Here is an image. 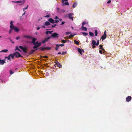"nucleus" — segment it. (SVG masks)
Returning a JSON list of instances; mask_svg holds the SVG:
<instances>
[{
  "mask_svg": "<svg viewBox=\"0 0 132 132\" xmlns=\"http://www.w3.org/2000/svg\"><path fill=\"white\" fill-rule=\"evenodd\" d=\"M25 2V0H23L22 1H12V2L15 3H21V4H19L20 5H21L22 4L24 3Z\"/></svg>",
  "mask_w": 132,
  "mask_h": 132,
  "instance_id": "6",
  "label": "nucleus"
},
{
  "mask_svg": "<svg viewBox=\"0 0 132 132\" xmlns=\"http://www.w3.org/2000/svg\"><path fill=\"white\" fill-rule=\"evenodd\" d=\"M77 4L76 3H74L73 4V5L72 7L73 8H74L77 5Z\"/></svg>",
  "mask_w": 132,
  "mask_h": 132,
  "instance_id": "26",
  "label": "nucleus"
},
{
  "mask_svg": "<svg viewBox=\"0 0 132 132\" xmlns=\"http://www.w3.org/2000/svg\"><path fill=\"white\" fill-rule=\"evenodd\" d=\"M131 99V97L130 96H128L126 98V100L127 102H129Z\"/></svg>",
  "mask_w": 132,
  "mask_h": 132,
  "instance_id": "13",
  "label": "nucleus"
},
{
  "mask_svg": "<svg viewBox=\"0 0 132 132\" xmlns=\"http://www.w3.org/2000/svg\"><path fill=\"white\" fill-rule=\"evenodd\" d=\"M14 55L16 58H18L19 57H23L22 56L20 53L18 52H15L14 53Z\"/></svg>",
  "mask_w": 132,
  "mask_h": 132,
  "instance_id": "3",
  "label": "nucleus"
},
{
  "mask_svg": "<svg viewBox=\"0 0 132 132\" xmlns=\"http://www.w3.org/2000/svg\"><path fill=\"white\" fill-rule=\"evenodd\" d=\"M89 34L91 36H93L94 35V34L91 32H89Z\"/></svg>",
  "mask_w": 132,
  "mask_h": 132,
  "instance_id": "31",
  "label": "nucleus"
},
{
  "mask_svg": "<svg viewBox=\"0 0 132 132\" xmlns=\"http://www.w3.org/2000/svg\"><path fill=\"white\" fill-rule=\"evenodd\" d=\"M68 0H62V3H64V1H67Z\"/></svg>",
  "mask_w": 132,
  "mask_h": 132,
  "instance_id": "45",
  "label": "nucleus"
},
{
  "mask_svg": "<svg viewBox=\"0 0 132 132\" xmlns=\"http://www.w3.org/2000/svg\"><path fill=\"white\" fill-rule=\"evenodd\" d=\"M102 50L103 51V52L104 53L105 52L104 49L103 48H102Z\"/></svg>",
  "mask_w": 132,
  "mask_h": 132,
  "instance_id": "59",
  "label": "nucleus"
},
{
  "mask_svg": "<svg viewBox=\"0 0 132 132\" xmlns=\"http://www.w3.org/2000/svg\"><path fill=\"white\" fill-rule=\"evenodd\" d=\"M99 52L101 54H102V52L101 50H100L99 51Z\"/></svg>",
  "mask_w": 132,
  "mask_h": 132,
  "instance_id": "54",
  "label": "nucleus"
},
{
  "mask_svg": "<svg viewBox=\"0 0 132 132\" xmlns=\"http://www.w3.org/2000/svg\"><path fill=\"white\" fill-rule=\"evenodd\" d=\"M74 42L77 45H79V43L78 41H77L76 40H74Z\"/></svg>",
  "mask_w": 132,
  "mask_h": 132,
  "instance_id": "29",
  "label": "nucleus"
},
{
  "mask_svg": "<svg viewBox=\"0 0 132 132\" xmlns=\"http://www.w3.org/2000/svg\"><path fill=\"white\" fill-rule=\"evenodd\" d=\"M50 24V23L48 21H46L45 23V25L46 26H48Z\"/></svg>",
  "mask_w": 132,
  "mask_h": 132,
  "instance_id": "27",
  "label": "nucleus"
},
{
  "mask_svg": "<svg viewBox=\"0 0 132 132\" xmlns=\"http://www.w3.org/2000/svg\"><path fill=\"white\" fill-rule=\"evenodd\" d=\"M19 47L23 51V52L25 53H27V47H24L21 46H19Z\"/></svg>",
  "mask_w": 132,
  "mask_h": 132,
  "instance_id": "4",
  "label": "nucleus"
},
{
  "mask_svg": "<svg viewBox=\"0 0 132 132\" xmlns=\"http://www.w3.org/2000/svg\"><path fill=\"white\" fill-rule=\"evenodd\" d=\"M70 33V32H65V34L66 35H68Z\"/></svg>",
  "mask_w": 132,
  "mask_h": 132,
  "instance_id": "42",
  "label": "nucleus"
},
{
  "mask_svg": "<svg viewBox=\"0 0 132 132\" xmlns=\"http://www.w3.org/2000/svg\"><path fill=\"white\" fill-rule=\"evenodd\" d=\"M56 47L55 48V49L57 51L58 50V48L59 47V46H58V44H56Z\"/></svg>",
  "mask_w": 132,
  "mask_h": 132,
  "instance_id": "32",
  "label": "nucleus"
},
{
  "mask_svg": "<svg viewBox=\"0 0 132 132\" xmlns=\"http://www.w3.org/2000/svg\"><path fill=\"white\" fill-rule=\"evenodd\" d=\"M51 38V37H49L45 38L44 39L41 41V43L43 44L47 42Z\"/></svg>",
  "mask_w": 132,
  "mask_h": 132,
  "instance_id": "8",
  "label": "nucleus"
},
{
  "mask_svg": "<svg viewBox=\"0 0 132 132\" xmlns=\"http://www.w3.org/2000/svg\"><path fill=\"white\" fill-rule=\"evenodd\" d=\"M73 15V14L72 13H71L68 14V17L70 19H71L72 20H73V18L72 16Z\"/></svg>",
  "mask_w": 132,
  "mask_h": 132,
  "instance_id": "9",
  "label": "nucleus"
},
{
  "mask_svg": "<svg viewBox=\"0 0 132 132\" xmlns=\"http://www.w3.org/2000/svg\"><path fill=\"white\" fill-rule=\"evenodd\" d=\"M13 22L12 21H10V28H11V27L14 28V26L13 25Z\"/></svg>",
  "mask_w": 132,
  "mask_h": 132,
  "instance_id": "18",
  "label": "nucleus"
},
{
  "mask_svg": "<svg viewBox=\"0 0 132 132\" xmlns=\"http://www.w3.org/2000/svg\"><path fill=\"white\" fill-rule=\"evenodd\" d=\"M59 22V20H55V22H55L56 23H57L58 22Z\"/></svg>",
  "mask_w": 132,
  "mask_h": 132,
  "instance_id": "51",
  "label": "nucleus"
},
{
  "mask_svg": "<svg viewBox=\"0 0 132 132\" xmlns=\"http://www.w3.org/2000/svg\"><path fill=\"white\" fill-rule=\"evenodd\" d=\"M48 31H46V35H47L49 33V32H48Z\"/></svg>",
  "mask_w": 132,
  "mask_h": 132,
  "instance_id": "56",
  "label": "nucleus"
},
{
  "mask_svg": "<svg viewBox=\"0 0 132 132\" xmlns=\"http://www.w3.org/2000/svg\"><path fill=\"white\" fill-rule=\"evenodd\" d=\"M10 72L11 75H12L13 73V72L11 70H10Z\"/></svg>",
  "mask_w": 132,
  "mask_h": 132,
  "instance_id": "44",
  "label": "nucleus"
},
{
  "mask_svg": "<svg viewBox=\"0 0 132 132\" xmlns=\"http://www.w3.org/2000/svg\"><path fill=\"white\" fill-rule=\"evenodd\" d=\"M9 39H10V41H11V42H12V43H13V44L14 43V42H13L12 41V40L11 39H10V38H9Z\"/></svg>",
  "mask_w": 132,
  "mask_h": 132,
  "instance_id": "50",
  "label": "nucleus"
},
{
  "mask_svg": "<svg viewBox=\"0 0 132 132\" xmlns=\"http://www.w3.org/2000/svg\"><path fill=\"white\" fill-rule=\"evenodd\" d=\"M40 29V27H38L37 28V30H39Z\"/></svg>",
  "mask_w": 132,
  "mask_h": 132,
  "instance_id": "62",
  "label": "nucleus"
},
{
  "mask_svg": "<svg viewBox=\"0 0 132 132\" xmlns=\"http://www.w3.org/2000/svg\"><path fill=\"white\" fill-rule=\"evenodd\" d=\"M51 49V48L50 47H41L39 48L40 50L42 51H44L45 50H49Z\"/></svg>",
  "mask_w": 132,
  "mask_h": 132,
  "instance_id": "2",
  "label": "nucleus"
},
{
  "mask_svg": "<svg viewBox=\"0 0 132 132\" xmlns=\"http://www.w3.org/2000/svg\"><path fill=\"white\" fill-rule=\"evenodd\" d=\"M42 57L43 58H48V57L47 56H43Z\"/></svg>",
  "mask_w": 132,
  "mask_h": 132,
  "instance_id": "47",
  "label": "nucleus"
},
{
  "mask_svg": "<svg viewBox=\"0 0 132 132\" xmlns=\"http://www.w3.org/2000/svg\"><path fill=\"white\" fill-rule=\"evenodd\" d=\"M34 51L35 52V51L37 50H38L39 49V48H35V49H34Z\"/></svg>",
  "mask_w": 132,
  "mask_h": 132,
  "instance_id": "43",
  "label": "nucleus"
},
{
  "mask_svg": "<svg viewBox=\"0 0 132 132\" xmlns=\"http://www.w3.org/2000/svg\"><path fill=\"white\" fill-rule=\"evenodd\" d=\"M50 16V15H47L45 16V17L46 18H48Z\"/></svg>",
  "mask_w": 132,
  "mask_h": 132,
  "instance_id": "48",
  "label": "nucleus"
},
{
  "mask_svg": "<svg viewBox=\"0 0 132 132\" xmlns=\"http://www.w3.org/2000/svg\"><path fill=\"white\" fill-rule=\"evenodd\" d=\"M95 45H92V47L93 48H95Z\"/></svg>",
  "mask_w": 132,
  "mask_h": 132,
  "instance_id": "61",
  "label": "nucleus"
},
{
  "mask_svg": "<svg viewBox=\"0 0 132 132\" xmlns=\"http://www.w3.org/2000/svg\"><path fill=\"white\" fill-rule=\"evenodd\" d=\"M97 31L96 30H95V36H97Z\"/></svg>",
  "mask_w": 132,
  "mask_h": 132,
  "instance_id": "40",
  "label": "nucleus"
},
{
  "mask_svg": "<svg viewBox=\"0 0 132 132\" xmlns=\"http://www.w3.org/2000/svg\"><path fill=\"white\" fill-rule=\"evenodd\" d=\"M58 46H61V47L63 46L64 45V44H59L58 45Z\"/></svg>",
  "mask_w": 132,
  "mask_h": 132,
  "instance_id": "46",
  "label": "nucleus"
},
{
  "mask_svg": "<svg viewBox=\"0 0 132 132\" xmlns=\"http://www.w3.org/2000/svg\"><path fill=\"white\" fill-rule=\"evenodd\" d=\"M19 38H20L19 37H16V40H18V39Z\"/></svg>",
  "mask_w": 132,
  "mask_h": 132,
  "instance_id": "58",
  "label": "nucleus"
},
{
  "mask_svg": "<svg viewBox=\"0 0 132 132\" xmlns=\"http://www.w3.org/2000/svg\"><path fill=\"white\" fill-rule=\"evenodd\" d=\"M5 60V59L2 60L0 58V64L3 65L5 63H6Z\"/></svg>",
  "mask_w": 132,
  "mask_h": 132,
  "instance_id": "11",
  "label": "nucleus"
},
{
  "mask_svg": "<svg viewBox=\"0 0 132 132\" xmlns=\"http://www.w3.org/2000/svg\"><path fill=\"white\" fill-rule=\"evenodd\" d=\"M7 60H9L10 61H11L10 56V54L9 55V56L7 57Z\"/></svg>",
  "mask_w": 132,
  "mask_h": 132,
  "instance_id": "33",
  "label": "nucleus"
},
{
  "mask_svg": "<svg viewBox=\"0 0 132 132\" xmlns=\"http://www.w3.org/2000/svg\"><path fill=\"white\" fill-rule=\"evenodd\" d=\"M82 30H83L86 31L87 30V29L86 27H82Z\"/></svg>",
  "mask_w": 132,
  "mask_h": 132,
  "instance_id": "25",
  "label": "nucleus"
},
{
  "mask_svg": "<svg viewBox=\"0 0 132 132\" xmlns=\"http://www.w3.org/2000/svg\"><path fill=\"white\" fill-rule=\"evenodd\" d=\"M35 52L34 50H31L30 52L29 53L30 54H32Z\"/></svg>",
  "mask_w": 132,
  "mask_h": 132,
  "instance_id": "30",
  "label": "nucleus"
},
{
  "mask_svg": "<svg viewBox=\"0 0 132 132\" xmlns=\"http://www.w3.org/2000/svg\"><path fill=\"white\" fill-rule=\"evenodd\" d=\"M57 11L59 13H62L64 12L65 11V10L63 9H59V8H57Z\"/></svg>",
  "mask_w": 132,
  "mask_h": 132,
  "instance_id": "12",
  "label": "nucleus"
},
{
  "mask_svg": "<svg viewBox=\"0 0 132 132\" xmlns=\"http://www.w3.org/2000/svg\"><path fill=\"white\" fill-rule=\"evenodd\" d=\"M86 24V22L85 21H84L82 23V27H83L84 26V25Z\"/></svg>",
  "mask_w": 132,
  "mask_h": 132,
  "instance_id": "37",
  "label": "nucleus"
},
{
  "mask_svg": "<svg viewBox=\"0 0 132 132\" xmlns=\"http://www.w3.org/2000/svg\"><path fill=\"white\" fill-rule=\"evenodd\" d=\"M25 12H24V13H23V14H22V16H23V15H24V14H25Z\"/></svg>",
  "mask_w": 132,
  "mask_h": 132,
  "instance_id": "64",
  "label": "nucleus"
},
{
  "mask_svg": "<svg viewBox=\"0 0 132 132\" xmlns=\"http://www.w3.org/2000/svg\"><path fill=\"white\" fill-rule=\"evenodd\" d=\"M50 37L54 38H58L59 37V35L56 33H54L51 35V36Z\"/></svg>",
  "mask_w": 132,
  "mask_h": 132,
  "instance_id": "7",
  "label": "nucleus"
},
{
  "mask_svg": "<svg viewBox=\"0 0 132 132\" xmlns=\"http://www.w3.org/2000/svg\"><path fill=\"white\" fill-rule=\"evenodd\" d=\"M8 50L4 49L2 50V51L0 52H4V53H6L8 52Z\"/></svg>",
  "mask_w": 132,
  "mask_h": 132,
  "instance_id": "20",
  "label": "nucleus"
},
{
  "mask_svg": "<svg viewBox=\"0 0 132 132\" xmlns=\"http://www.w3.org/2000/svg\"><path fill=\"white\" fill-rule=\"evenodd\" d=\"M65 23V22L64 21H63L61 23V25H62L63 24H64Z\"/></svg>",
  "mask_w": 132,
  "mask_h": 132,
  "instance_id": "49",
  "label": "nucleus"
},
{
  "mask_svg": "<svg viewBox=\"0 0 132 132\" xmlns=\"http://www.w3.org/2000/svg\"><path fill=\"white\" fill-rule=\"evenodd\" d=\"M28 5L26 7L24 8H23V11H24V10L27 9L28 8Z\"/></svg>",
  "mask_w": 132,
  "mask_h": 132,
  "instance_id": "55",
  "label": "nucleus"
},
{
  "mask_svg": "<svg viewBox=\"0 0 132 132\" xmlns=\"http://www.w3.org/2000/svg\"><path fill=\"white\" fill-rule=\"evenodd\" d=\"M82 33L83 34V35L84 36H87L88 35V34L86 32H82Z\"/></svg>",
  "mask_w": 132,
  "mask_h": 132,
  "instance_id": "34",
  "label": "nucleus"
},
{
  "mask_svg": "<svg viewBox=\"0 0 132 132\" xmlns=\"http://www.w3.org/2000/svg\"><path fill=\"white\" fill-rule=\"evenodd\" d=\"M75 35H76V34H74L73 35L72 34H71L70 36H69L68 37V38L70 39L71 38L73 37V36H74Z\"/></svg>",
  "mask_w": 132,
  "mask_h": 132,
  "instance_id": "22",
  "label": "nucleus"
},
{
  "mask_svg": "<svg viewBox=\"0 0 132 132\" xmlns=\"http://www.w3.org/2000/svg\"><path fill=\"white\" fill-rule=\"evenodd\" d=\"M62 5L63 6H64L65 5H69V3L68 2H66L64 3H62Z\"/></svg>",
  "mask_w": 132,
  "mask_h": 132,
  "instance_id": "24",
  "label": "nucleus"
},
{
  "mask_svg": "<svg viewBox=\"0 0 132 132\" xmlns=\"http://www.w3.org/2000/svg\"><path fill=\"white\" fill-rule=\"evenodd\" d=\"M32 41L31 42V43L33 44H35V41L37 39L35 38H32Z\"/></svg>",
  "mask_w": 132,
  "mask_h": 132,
  "instance_id": "17",
  "label": "nucleus"
},
{
  "mask_svg": "<svg viewBox=\"0 0 132 132\" xmlns=\"http://www.w3.org/2000/svg\"><path fill=\"white\" fill-rule=\"evenodd\" d=\"M23 37L24 38H27V39H32V37L31 36L28 35H25L23 36Z\"/></svg>",
  "mask_w": 132,
  "mask_h": 132,
  "instance_id": "15",
  "label": "nucleus"
},
{
  "mask_svg": "<svg viewBox=\"0 0 132 132\" xmlns=\"http://www.w3.org/2000/svg\"><path fill=\"white\" fill-rule=\"evenodd\" d=\"M99 40L98 39L97 40V42L96 43V46H98L99 45Z\"/></svg>",
  "mask_w": 132,
  "mask_h": 132,
  "instance_id": "38",
  "label": "nucleus"
},
{
  "mask_svg": "<svg viewBox=\"0 0 132 132\" xmlns=\"http://www.w3.org/2000/svg\"><path fill=\"white\" fill-rule=\"evenodd\" d=\"M55 64L57 66V67L60 68H61L62 66L61 64L60 63L57 61L55 62Z\"/></svg>",
  "mask_w": 132,
  "mask_h": 132,
  "instance_id": "10",
  "label": "nucleus"
},
{
  "mask_svg": "<svg viewBox=\"0 0 132 132\" xmlns=\"http://www.w3.org/2000/svg\"><path fill=\"white\" fill-rule=\"evenodd\" d=\"M111 2V0H109L107 2V3H110Z\"/></svg>",
  "mask_w": 132,
  "mask_h": 132,
  "instance_id": "57",
  "label": "nucleus"
},
{
  "mask_svg": "<svg viewBox=\"0 0 132 132\" xmlns=\"http://www.w3.org/2000/svg\"><path fill=\"white\" fill-rule=\"evenodd\" d=\"M77 50L78 52L81 55H82V54L81 50L80 48H78Z\"/></svg>",
  "mask_w": 132,
  "mask_h": 132,
  "instance_id": "19",
  "label": "nucleus"
},
{
  "mask_svg": "<svg viewBox=\"0 0 132 132\" xmlns=\"http://www.w3.org/2000/svg\"><path fill=\"white\" fill-rule=\"evenodd\" d=\"M42 27L44 28H45V27L44 26H43L42 27Z\"/></svg>",
  "mask_w": 132,
  "mask_h": 132,
  "instance_id": "63",
  "label": "nucleus"
},
{
  "mask_svg": "<svg viewBox=\"0 0 132 132\" xmlns=\"http://www.w3.org/2000/svg\"><path fill=\"white\" fill-rule=\"evenodd\" d=\"M106 37V30H105V31L104 32V34L102 35V36L101 37V39L102 40V41H103L104 39H105Z\"/></svg>",
  "mask_w": 132,
  "mask_h": 132,
  "instance_id": "5",
  "label": "nucleus"
},
{
  "mask_svg": "<svg viewBox=\"0 0 132 132\" xmlns=\"http://www.w3.org/2000/svg\"><path fill=\"white\" fill-rule=\"evenodd\" d=\"M34 46L33 47V49H35V48H37L39 47L41 45V43H38V41L36 42L35 44H34Z\"/></svg>",
  "mask_w": 132,
  "mask_h": 132,
  "instance_id": "1",
  "label": "nucleus"
},
{
  "mask_svg": "<svg viewBox=\"0 0 132 132\" xmlns=\"http://www.w3.org/2000/svg\"><path fill=\"white\" fill-rule=\"evenodd\" d=\"M10 57H11L12 59H14V57L15 56V55H14V53L12 54H10Z\"/></svg>",
  "mask_w": 132,
  "mask_h": 132,
  "instance_id": "21",
  "label": "nucleus"
},
{
  "mask_svg": "<svg viewBox=\"0 0 132 132\" xmlns=\"http://www.w3.org/2000/svg\"><path fill=\"white\" fill-rule=\"evenodd\" d=\"M18 50L19 51L21 52V51L18 48V46L16 47V49L15 50Z\"/></svg>",
  "mask_w": 132,
  "mask_h": 132,
  "instance_id": "35",
  "label": "nucleus"
},
{
  "mask_svg": "<svg viewBox=\"0 0 132 132\" xmlns=\"http://www.w3.org/2000/svg\"><path fill=\"white\" fill-rule=\"evenodd\" d=\"M66 53V52H63L62 54V55H64V54H65V53Z\"/></svg>",
  "mask_w": 132,
  "mask_h": 132,
  "instance_id": "52",
  "label": "nucleus"
},
{
  "mask_svg": "<svg viewBox=\"0 0 132 132\" xmlns=\"http://www.w3.org/2000/svg\"><path fill=\"white\" fill-rule=\"evenodd\" d=\"M48 21L49 22L52 23H55L54 21L52 18H50Z\"/></svg>",
  "mask_w": 132,
  "mask_h": 132,
  "instance_id": "16",
  "label": "nucleus"
},
{
  "mask_svg": "<svg viewBox=\"0 0 132 132\" xmlns=\"http://www.w3.org/2000/svg\"><path fill=\"white\" fill-rule=\"evenodd\" d=\"M14 31L16 32H18L19 31V29H18L17 27L15 26L14 27Z\"/></svg>",
  "mask_w": 132,
  "mask_h": 132,
  "instance_id": "14",
  "label": "nucleus"
},
{
  "mask_svg": "<svg viewBox=\"0 0 132 132\" xmlns=\"http://www.w3.org/2000/svg\"><path fill=\"white\" fill-rule=\"evenodd\" d=\"M53 31H48V32H49V33L50 34H52V33L53 32Z\"/></svg>",
  "mask_w": 132,
  "mask_h": 132,
  "instance_id": "53",
  "label": "nucleus"
},
{
  "mask_svg": "<svg viewBox=\"0 0 132 132\" xmlns=\"http://www.w3.org/2000/svg\"><path fill=\"white\" fill-rule=\"evenodd\" d=\"M10 29L9 31V33L10 34L12 32V30L14 29V28H10Z\"/></svg>",
  "mask_w": 132,
  "mask_h": 132,
  "instance_id": "23",
  "label": "nucleus"
},
{
  "mask_svg": "<svg viewBox=\"0 0 132 132\" xmlns=\"http://www.w3.org/2000/svg\"><path fill=\"white\" fill-rule=\"evenodd\" d=\"M57 25V24H54V25H52V28H54V27H55Z\"/></svg>",
  "mask_w": 132,
  "mask_h": 132,
  "instance_id": "41",
  "label": "nucleus"
},
{
  "mask_svg": "<svg viewBox=\"0 0 132 132\" xmlns=\"http://www.w3.org/2000/svg\"><path fill=\"white\" fill-rule=\"evenodd\" d=\"M61 42L62 43H65L67 42V40H61Z\"/></svg>",
  "mask_w": 132,
  "mask_h": 132,
  "instance_id": "36",
  "label": "nucleus"
},
{
  "mask_svg": "<svg viewBox=\"0 0 132 132\" xmlns=\"http://www.w3.org/2000/svg\"><path fill=\"white\" fill-rule=\"evenodd\" d=\"M102 47H103V45H100V48L99 49H102V48H102Z\"/></svg>",
  "mask_w": 132,
  "mask_h": 132,
  "instance_id": "39",
  "label": "nucleus"
},
{
  "mask_svg": "<svg viewBox=\"0 0 132 132\" xmlns=\"http://www.w3.org/2000/svg\"><path fill=\"white\" fill-rule=\"evenodd\" d=\"M92 44L93 45H96V41L94 40H93L92 42Z\"/></svg>",
  "mask_w": 132,
  "mask_h": 132,
  "instance_id": "28",
  "label": "nucleus"
},
{
  "mask_svg": "<svg viewBox=\"0 0 132 132\" xmlns=\"http://www.w3.org/2000/svg\"><path fill=\"white\" fill-rule=\"evenodd\" d=\"M55 19H59V18L57 16H56L55 18Z\"/></svg>",
  "mask_w": 132,
  "mask_h": 132,
  "instance_id": "60",
  "label": "nucleus"
}]
</instances>
